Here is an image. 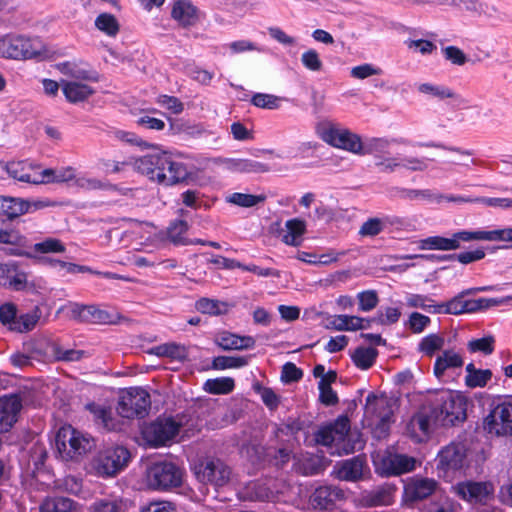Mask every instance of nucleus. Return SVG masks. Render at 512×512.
Returning a JSON list of instances; mask_svg holds the SVG:
<instances>
[{
  "instance_id": "338daca9",
  "label": "nucleus",
  "mask_w": 512,
  "mask_h": 512,
  "mask_svg": "<svg viewBox=\"0 0 512 512\" xmlns=\"http://www.w3.org/2000/svg\"><path fill=\"white\" fill-rule=\"evenodd\" d=\"M406 303L409 307L421 308L427 310L430 313H433V311L431 310L433 309V307L431 306L436 304L428 296L420 294H409L406 298Z\"/></svg>"
},
{
  "instance_id": "5701e85b",
  "label": "nucleus",
  "mask_w": 512,
  "mask_h": 512,
  "mask_svg": "<svg viewBox=\"0 0 512 512\" xmlns=\"http://www.w3.org/2000/svg\"><path fill=\"white\" fill-rule=\"evenodd\" d=\"M215 163L223 165L224 169L235 173L262 174L270 171V166L255 159L225 158L215 159Z\"/></svg>"
},
{
  "instance_id": "6ab92c4d",
  "label": "nucleus",
  "mask_w": 512,
  "mask_h": 512,
  "mask_svg": "<svg viewBox=\"0 0 512 512\" xmlns=\"http://www.w3.org/2000/svg\"><path fill=\"white\" fill-rule=\"evenodd\" d=\"M365 414L376 417L378 429L382 433H386L393 416L390 400L386 397L369 394L366 398Z\"/></svg>"
},
{
  "instance_id": "3c124183",
  "label": "nucleus",
  "mask_w": 512,
  "mask_h": 512,
  "mask_svg": "<svg viewBox=\"0 0 512 512\" xmlns=\"http://www.w3.org/2000/svg\"><path fill=\"white\" fill-rule=\"evenodd\" d=\"M444 346V338L438 334H429L419 343V350L427 356H433L435 352Z\"/></svg>"
},
{
  "instance_id": "7ed1b4c3",
  "label": "nucleus",
  "mask_w": 512,
  "mask_h": 512,
  "mask_svg": "<svg viewBox=\"0 0 512 512\" xmlns=\"http://www.w3.org/2000/svg\"><path fill=\"white\" fill-rule=\"evenodd\" d=\"M56 450L64 461H77L95 447V440L70 425L59 429L55 438Z\"/></svg>"
},
{
  "instance_id": "e433bc0d",
  "label": "nucleus",
  "mask_w": 512,
  "mask_h": 512,
  "mask_svg": "<svg viewBox=\"0 0 512 512\" xmlns=\"http://www.w3.org/2000/svg\"><path fill=\"white\" fill-rule=\"evenodd\" d=\"M34 254H27L29 257H38L45 254H62L66 251V247L62 241L57 238L48 237L33 245Z\"/></svg>"
},
{
  "instance_id": "20e7f679",
  "label": "nucleus",
  "mask_w": 512,
  "mask_h": 512,
  "mask_svg": "<svg viewBox=\"0 0 512 512\" xmlns=\"http://www.w3.org/2000/svg\"><path fill=\"white\" fill-rule=\"evenodd\" d=\"M318 444L334 447L332 454H350L355 451V443L350 439V421L347 416H339L332 424L320 428L315 434Z\"/></svg>"
},
{
  "instance_id": "c756f323",
  "label": "nucleus",
  "mask_w": 512,
  "mask_h": 512,
  "mask_svg": "<svg viewBox=\"0 0 512 512\" xmlns=\"http://www.w3.org/2000/svg\"><path fill=\"white\" fill-rule=\"evenodd\" d=\"M395 487L389 484L378 486L362 494V502L368 507L388 506L394 501Z\"/></svg>"
},
{
  "instance_id": "c9c22d12",
  "label": "nucleus",
  "mask_w": 512,
  "mask_h": 512,
  "mask_svg": "<svg viewBox=\"0 0 512 512\" xmlns=\"http://www.w3.org/2000/svg\"><path fill=\"white\" fill-rule=\"evenodd\" d=\"M169 241L174 245H194L205 244L201 239H192L188 234V226H168L166 229V238L161 241Z\"/></svg>"
},
{
  "instance_id": "4468645a",
  "label": "nucleus",
  "mask_w": 512,
  "mask_h": 512,
  "mask_svg": "<svg viewBox=\"0 0 512 512\" xmlns=\"http://www.w3.org/2000/svg\"><path fill=\"white\" fill-rule=\"evenodd\" d=\"M440 420L443 425H454L466 419V400L461 395L446 393L441 397Z\"/></svg>"
},
{
  "instance_id": "cd10ccee",
  "label": "nucleus",
  "mask_w": 512,
  "mask_h": 512,
  "mask_svg": "<svg viewBox=\"0 0 512 512\" xmlns=\"http://www.w3.org/2000/svg\"><path fill=\"white\" fill-rule=\"evenodd\" d=\"M133 502L127 498L107 495L97 498L88 508V512H129Z\"/></svg>"
},
{
  "instance_id": "423d86ee",
  "label": "nucleus",
  "mask_w": 512,
  "mask_h": 512,
  "mask_svg": "<svg viewBox=\"0 0 512 512\" xmlns=\"http://www.w3.org/2000/svg\"><path fill=\"white\" fill-rule=\"evenodd\" d=\"M150 404V395L145 389L131 387L121 392L117 412L127 419L142 418L147 414Z\"/></svg>"
},
{
  "instance_id": "39448f33",
  "label": "nucleus",
  "mask_w": 512,
  "mask_h": 512,
  "mask_svg": "<svg viewBox=\"0 0 512 512\" xmlns=\"http://www.w3.org/2000/svg\"><path fill=\"white\" fill-rule=\"evenodd\" d=\"M130 460V452L122 446L108 447L90 460L87 471L95 476L108 478L122 471Z\"/></svg>"
},
{
  "instance_id": "2eb2a0df",
  "label": "nucleus",
  "mask_w": 512,
  "mask_h": 512,
  "mask_svg": "<svg viewBox=\"0 0 512 512\" xmlns=\"http://www.w3.org/2000/svg\"><path fill=\"white\" fill-rule=\"evenodd\" d=\"M202 482L209 483L214 487L227 485L232 477L231 468L220 459H209L198 472Z\"/></svg>"
},
{
  "instance_id": "58836bf2",
  "label": "nucleus",
  "mask_w": 512,
  "mask_h": 512,
  "mask_svg": "<svg viewBox=\"0 0 512 512\" xmlns=\"http://www.w3.org/2000/svg\"><path fill=\"white\" fill-rule=\"evenodd\" d=\"M419 92L431 95L439 100L454 99L463 102L461 97L451 88L444 85H434L431 83H423L418 87Z\"/></svg>"
},
{
  "instance_id": "7c9ffc66",
  "label": "nucleus",
  "mask_w": 512,
  "mask_h": 512,
  "mask_svg": "<svg viewBox=\"0 0 512 512\" xmlns=\"http://www.w3.org/2000/svg\"><path fill=\"white\" fill-rule=\"evenodd\" d=\"M434 420L425 411L416 413L408 424L410 436L417 442L426 440L432 430Z\"/></svg>"
},
{
  "instance_id": "f03ea898",
  "label": "nucleus",
  "mask_w": 512,
  "mask_h": 512,
  "mask_svg": "<svg viewBox=\"0 0 512 512\" xmlns=\"http://www.w3.org/2000/svg\"><path fill=\"white\" fill-rule=\"evenodd\" d=\"M469 241H502L512 242V227L493 231H460L452 237L430 236L420 241V248L427 250H455L461 242Z\"/></svg>"
},
{
  "instance_id": "69168bd1",
  "label": "nucleus",
  "mask_w": 512,
  "mask_h": 512,
  "mask_svg": "<svg viewBox=\"0 0 512 512\" xmlns=\"http://www.w3.org/2000/svg\"><path fill=\"white\" fill-rule=\"evenodd\" d=\"M401 316V311L395 307H386L383 310L377 312L375 320L380 325H391L396 323Z\"/></svg>"
},
{
  "instance_id": "f3484780",
  "label": "nucleus",
  "mask_w": 512,
  "mask_h": 512,
  "mask_svg": "<svg viewBox=\"0 0 512 512\" xmlns=\"http://www.w3.org/2000/svg\"><path fill=\"white\" fill-rule=\"evenodd\" d=\"M437 482L431 478L414 476L404 483L403 501L412 504L421 501L436 491Z\"/></svg>"
},
{
  "instance_id": "a19ab883",
  "label": "nucleus",
  "mask_w": 512,
  "mask_h": 512,
  "mask_svg": "<svg viewBox=\"0 0 512 512\" xmlns=\"http://www.w3.org/2000/svg\"><path fill=\"white\" fill-rule=\"evenodd\" d=\"M76 509V503L66 497L46 498L41 506L42 512H73Z\"/></svg>"
},
{
  "instance_id": "864d4df0",
  "label": "nucleus",
  "mask_w": 512,
  "mask_h": 512,
  "mask_svg": "<svg viewBox=\"0 0 512 512\" xmlns=\"http://www.w3.org/2000/svg\"><path fill=\"white\" fill-rule=\"evenodd\" d=\"M56 68L62 74L73 78V80H76V79L77 80H95V81L97 80L96 77H92L90 75L89 71L83 70V69H78L70 62L58 63L56 65Z\"/></svg>"
},
{
  "instance_id": "ddd939ff",
  "label": "nucleus",
  "mask_w": 512,
  "mask_h": 512,
  "mask_svg": "<svg viewBox=\"0 0 512 512\" xmlns=\"http://www.w3.org/2000/svg\"><path fill=\"white\" fill-rule=\"evenodd\" d=\"M322 139L336 148L360 155L363 148L361 137L347 129L330 127L323 131Z\"/></svg>"
},
{
  "instance_id": "5fc2aeb1",
  "label": "nucleus",
  "mask_w": 512,
  "mask_h": 512,
  "mask_svg": "<svg viewBox=\"0 0 512 512\" xmlns=\"http://www.w3.org/2000/svg\"><path fill=\"white\" fill-rule=\"evenodd\" d=\"M84 322L106 324L111 323L110 314L95 305H85Z\"/></svg>"
},
{
  "instance_id": "de8ad7c7",
  "label": "nucleus",
  "mask_w": 512,
  "mask_h": 512,
  "mask_svg": "<svg viewBox=\"0 0 512 512\" xmlns=\"http://www.w3.org/2000/svg\"><path fill=\"white\" fill-rule=\"evenodd\" d=\"M196 309L203 314L221 315L228 311V305L219 300L201 298L196 302Z\"/></svg>"
},
{
  "instance_id": "a18cd8bd",
  "label": "nucleus",
  "mask_w": 512,
  "mask_h": 512,
  "mask_svg": "<svg viewBox=\"0 0 512 512\" xmlns=\"http://www.w3.org/2000/svg\"><path fill=\"white\" fill-rule=\"evenodd\" d=\"M95 26L98 30L110 37H114L120 30L118 20L113 14L101 13L95 19Z\"/></svg>"
},
{
  "instance_id": "a211bd4d",
  "label": "nucleus",
  "mask_w": 512,
  "mask_h": 512,
  "mask_svg": "<svg viewBox=\"0 0 512 512\" xmlns=\"http://www.w3.org/2000/svg\"><path fill=\"white\" fill-rule=\"evenodd\" d=\"M345 499V492L334 485L316 488L309 497V506L314 510H330Z\"/></svg>"
},
{
  "instance_id": "0e129e2a",
  "label": "nucleus",
  "mask_w": 512,
  "mask_h": 512,
  "mask_svg": "<svg viewBox=\"0 0 512 512\" xmlns=\"http://www.w3.org/2000/svg\"><path fill=\"white\" fill-rule=\"evenodd\" d=\"M58 312L65 313L66 316L70 319L84 322V312H85V305L79 304L76 302H69L63 306H61L58 310Z\"/></svg>"
},
{
  "instance_id": "aec40b11",
  "label": "nucleus",
  "mask_w": 512,
  "mask_h": 512,
  "mask_svg": "<svg viewBox=\"0 0 512 512\" xmlns=\"http://www.w3.org/2000/svg\"><path fill=\"white\" fill-rule=\"evenodd\" d=\"M22 398L18 394L0 397V433L8 432L18 420Z\"/></svg>"
},
{
  "instance_id": "13d9d810",
  "label": "nucleus",
  "mask_w": 512,
  "mask_h": 512,
  "mask_svg": "<svg viewBox=\"0 0 512 512\" xmlns=\"http://www.w3.org/2000/svg\"><path fill=\"white\" fill-rule=\"evenodd\" d=\"M302 65L311 72H320L323 69V62L314 49H309L301 55Z\"/></svg>"
},
{
  "instance_id": "6e6d98bb",
  "label": "nucleus",
  "mask_w": 512,
  "mask_h": 512,
  "mask_svg": "<svg viewBox=\"0 0 512 512\" xmlns=\"http://www.w3.org/2000/svg\"><path fill=\"white\" fill-rule=\"evenodd\" d=\"M404 197L408 198L410 200L422 199V200H427L429 202L440 203L444 200L448 201L447 198H449L450 196H444L442 194H435L431 190L411 189V190L405 191Z\"/></svg>"
},
{
  "instance_id": "c85d7f7f",
  "label": "nucleus",
  "mask_w": 512,
  "mask_h": 512,
  "mask_svg": "<svg viewBox=\"0 0 512 512\" xmlns=\"http://www.w3.org/2000/svg\"><path fill=\"white\" fill-rule=\"evenodd\" d=\"M61 87L66 100L74 104L88 100L95 93L93 87L77 79L62 80Z\"/></svg>"
},
{
  "instance_id": "b1692460",
  "label": "nucleus",
  "mask_w": 512,
  "mask_h": 512,
  "mask_svg": "<svg viewBox=\"0 0 512 512\" xmlns=\"http://www.w3.org/2000/svg\"><path fill=\"white\" fill-rule=\"evenodd\" d=\"M0 169L6 171L10 177L20 182L39 185L43 178L37 176V167L24 161H12L3 163L0 161Z\"/></svg>"
},
{
  "instance_id": "0eeeda50",
  "label": "nucleus",
  "mask_w": 512,
  "mask_h": 512,
  "mask_svg": "<svg viewBox=\"0 0 512 512\" xmlns=\"http://www.w3.org/2000/svg\"><path fill=\"white\" fill-rule=\"evenodd\" d=\"M0 53L12 59H32L42 57L46 51L38 39L14 36L0 40Z\"/></svg>"
},
{
  "instance_id": "9d476101",
  "label": "nucleus",
  "mask_w": 512,
  "mask_h": 512,
  "mask_svg": "<svg viewBox=\"0 0 512 512\" xmlns=\"http://www.w3.org/2000/svg\"><path fill=\"white\" fill-rule=\"evenodd\" d=\"M468 293L470 290L459 293L447 302L432 305L433 309L431 310L434 314L461 315L475 313L489 306V300L485 298L466 299L465 295Z\"/></svg>"
},
{
  "instance_id": "393cba45",
  "label": "nucleus",
  "mask_w": 512,
  "mask_h": 512,
  "mask_svg": "<svg viewBox=\"0 0 512 512\" xmlns=\"http://www.w3.org/2000/svg\"><path fill=\"white\" fill-rule=\"evenodd\" d=\"M415 463L413 457L389 453L382 457L380 469L387 476L400 475L414 470Z\"/></svg>"
},
{
  "instance_id": "4d7b16f0",
  "label": "nucleus",
  "mask_w": 512,
  "mask_h": 512,
  "mask_svg": "<svg viewBox=\"0 0 512 512\" xmlns=\"http://www.w3.org/2000/svg\"><path fill=\"white\" fill-rule=\"evenodd\" d=\"M39 259L42 263L49 265L50 267L60 268V269H63L66 272L71 273V274L84 272L87 270V268L84 266H80L77 264L69 263V262L51 258V257L43 256V257H39Z\"/></svg>"
},
{
  "instance_id": "603ef678",
  "label": "nucleus",
  "mask_w": 512,
  "mask_h": 512,
  "mask_svg": "<svg viewBox=\"0 0 512 512\" xmlns=\"http://www.w3.org/2000/svg\"><path fill=\"white\" fill-rule=\"evenodd\" d=\"M39 318L40 311L38 308H35L31 313L21 315L12 326V330H16L21 333L28 332L36 326Z\"/></svg>"
},
{
  "instance_id": "f704fd0d",
  "label": "nucleus",
  "mask_w": 512,
  "mask_h": 512,
  "mask_svg": "<svg viewBox=\"0 0 512 512\" xmlns=\"http://www.w3.org/2000/svg\"><path fill=\"white\" fill-rule=\"evenodd\" d=\"M149 353L158 357H169L178 361H185L188 357L186 347L173 342L155 346L149 350Z\"/></svg>"
},
{
  "instance_id": "6e6552de",
  "label": "nucleus",
  "mask_w": 512,
  "mask_h": 512,
  "mask_svg": "<svg viewBox=\"0 0 512 512\" xmlns=\"http://www.w3.org/2000/svg\"><path fill=\"white\" fill-rule=\"evenodd\" d=\"M182 482V471L171 462H158L146 470V483L154 490L177 487Z\"/></svg>"
},
{
  "instance_id": "09e8293b",
  "label": "nucleus",
  "mask_w": 512,
  "mask_h": 512,
  "mask_svg": "<svg viewBox=\"0 0 512 512\" xmlns=\"http://www.w3.org/2000/svg\"><path fill=\"white\" fill-rule=\"evenodd\" d=\"M248 364V358L244 356H217L212 361L214 370L241 368Z\"/></svg>"
},
{
  "instance_id": "c03bdc74",
  "label": "nucleus",
  "mask_w": 512,
  "mask_h": 512,
  "mask_svg": "<svg viewBox=\"0 0 512 512\" xmlns=\"http://www.w3.org/2000/svg\"><path fill=\"white\" fill-rule=\"evenodd\" d=\"M377 354L374 348L359 347L352 354V360L358 368L367 370L375 363Z\"/></svg>"
},
{
  "instance_id": "4c0bfd02",
  "label": "nucleus",
  "mask_w": 512,
  "mask_h": 512,
  "mask_svg": "<svg viewBox=\"0 0 512 512\" xmlns=\"http://www.w3.org/2000/svg\"><path fill=\"white\" fill-rule=\"evenodd\" d=\"M235 382L231 377L208 379L203 384V390L209 394H229L234 390Z\"/></svg>"
},
{
  "instance_id": "bb28decb",
  "label": "nucleus",
  "mask_w": 512,
  "mask_h": 512,
  "mask_svg": "<svg viewBox=\"0 0 512 512\" xmlns=\"http://www.w3.org/2000/svg\"><path fill=\"white\" fill-rule=\"evenodd\" d=\"M365 461L359 457L344 460L334 467L335 478L342 481L356 482L363 478Z\"/></svg>"
},
{
  "instance_id": "8fccbe9b",
  "label": "nucleus",
  "mask_w": 512,
  "mask_h": 512,
  "mask_svg": "<svg viewBox=\"0 0 512 512\" xmlns=\"http://www.w3.org/2000/svg\"><path fill=\"white\" fill-rule=\"evenodd\" d=\"M282 98L273 94L255 93L251 98V103L261 109L274 110L281 105Z\"/></svg>"
},
{
  "instance_id": "774afa93",
  "label": "nucleus",
  "mask_w": 512,
  "mask_h": 512,
  "mask_svg": "<svg viewBox=\"0 0 512 512\" xmlns=\"http://www.w3.org/2000/svg\"><path fill=\"white\" fill-rule=\"evenodd\" d=\"M86 407L97 420L101 421L105 428H113V425L111 424L112 419L110 410H107L105 407L96 405L94 403L88 404Z\"/></svg>"
},
{
  "instance_id": "412c9836",
  "label": "nucleus",
  "mask_w": 512,
  "mask_h": 512,
  "mask_svg": "<svg viewBox=\"0 0 512 512\" xmlns=\"http://www.w3.org/2000/svg\"><path fill=\"white\" fill-rule=\"evenodd\" d=\"M36 202H30L19 197L0 196V216L7 221H15L18 217L33 212L39 208Z\"/></svg>"
},
{
  "instance_id": "ea45409f",
  "label": "nucleus",
  "mask_w": 512,
  "mask_h": 512,
  "mask_svg": "<svg viewBox=\"0 0 512 512\" xmlns=\"http://www.w3.org/2000/svg\"><path fill=\"white\" fill-rule=\"evenodd\" d=\"M46 353L49 354L54 360L67 362L79 361L84 356V351L82 350H64L55 342H49L47 344Z\"/></svg>"
},
{
  "instance_id": "f8f14e48",
  "label": "nucleus",
  "mask_w": 512,
  "mask_h": 512,
  "mask_svg": "<svg viewBox=\"0 0 512 512\" xmlns=\"http://www.w3.org/2000/svg\"><path fill=\"white\" fill-rule=\"evenodd\" d=\"M467 449L463 443L452 442L437 455V469L444 474L461 470L466 464Z\"/></svg>"
},
{
  "instance_id": "473e14b6",
  "label": "nucleus",
  "mask_w": 512,
  "mask_h": 512,
  "mask_svg": "<svg viewBox=\"0 0 512 512\" xmlns=\"http://www.w3.org/2000/svg\"><path fill=\"white\" fill-rule=\"evenodd\" d=\"M305 226H271L269 233L291 246H299L303 241Z\"/></svg>"
},
{
  "instance_id": "680f3d73",
  "label": "nucleus",
  "mask_w": 512,
  "mask_h": 512,
  "mask_svg": "<svg viewBox=\"0 0 512 512\" xmlns=\"http://www.w3.org/2000/svg\"><path fill=\"white\" fill-rule=\"evenodd\" d=\"M457 504L447 496H440L431 502L426 512H456Z\"/></svg>"
},
{
  "instance_id": "dca6fc26",
  "label": "nucleus",
  "mask_w": 512,
  "mask_h": 512,
  "mask_svg": "<svg viewBox=\"0 0 512 512\" xmlns=\"http://www.w3.org/2000/svg\"><path fill=\"white\" fill-rule=\"evenodd\" d=\"M455 492L470 503H487L494 495V486L490 482L465 481L458 483Z\"/></svg>"
},
{
  "instance_id": "9b49d317",
  "label": "nucleus",
  "mask_w": 512,
  "mask_h": 512,
  "mask_svg": "<svg viewBox=\"0 0 512 512\" xmlns=\"http://www.w3.org/2000/svg\"><path fill=\"white\" fill-rule=\"evenodd\" d=\"M484 427L497 436L512 434V402L496 404L484 419Z\"/></svg>"
},
{
  "instance_id": "37998d69",
  "label": "nucleus",
  "mask_w": 512,
  "mask_h": 512,
  "mask_svg": "<svg viewBox=\"0 0 512 512\" xmlns=\"http://www.w3.org/2000/svg\"><path fill=\"white\" fill-rule=\"evenodd\" d=\"M266 200L264 194L254 195L248 193L234 192L226 196V201L232 205L239 207L250 208L263 203Z\"/></svg>"
},
{
  "instance_id": "2f4dec72",
  "label": "nucleus",
  "mask_w": 512,
  "mask_h": 512,
  "mask_svg": "<svg viewBox=\"0 0 512 512\" xmlns=\"http://www.w3.org/2000/svg\"><path fill=\"white\" fill-rule=\"evenodd\" d=\"M216 344L223 350H244L253 348L255 340L251 336H239L230 332H222L216 337Z\"/></svg>"
},
{
  "instance_id": "052dcab7",
  "label": "nucleus",
  "mask_w": 512,
  "mask_h": 512,
  "mask_svg": "<svg viewBox=\"0 0 512 512\" xmlns=\"http://www.w3.org/2000/svg\"><path fill=\"white\" fill-rule=\"evenodd\" d=\"M492 372L489 369H479L472 375H466L465 383L470 388L484 387L491 379Z\"/></svg>"
},
{
  "instance_id": "72a5a7b5",
  "label": "nucleus",
  "mask_w": 512,
  "mask_h": 512,
  "mask_svg": "<svg viewBox=\"0 0 512 512\" xmlns=\"http://www.w3.org/2000/svg\"><path fill=\"white\" fill-rule=\"evenodd\" d=\"M463 363V359L459 353L454 350H445L435 360L434 374L440 379L447 369L461 367Z\"/></svg>"
},
{
  "instance_id": "1a4fd4ad",
  "label": "nucleus",
  "mask_w": 512,
  "mask_h": 512,
  "mask_svg": "<svg viewBox=\"0 0 512 512\" xmlns=\"http://www.w3.org/2000/svg\"><path fill=\"white\" fill-rule=\"evenodd\" d=\"M181 424L173 418H158L143 429L145 441L153 446L160 447L171 442L179 433Z\"/></svg>"
},
{
  "instance_id": "4be33fe9",
  "label": "nucleus",
  "mask_w": 512,
  "mask_h": 512,
  "mask_svg": "<svg viewBox=\"0 0 512 512\" xmlns=\"http://www.w3.org/2000/svg\"><path fill=\"white\" fill-rule=\"evenodd\" d=\"M310 219L315 222H350L357 221L356 210H343L338 208L330 207L324 202H319L316 206L313 214L310 215Z\"/></svg>"
},
{
  "instance_id": "bf43d9fd",
  "label": "nucleus",
  "mask_w": 512,
  "mask_h": 512,
  "mask_svg": "<svg viewBox=\"0 0 512 512\" xmlns=\"http://www.w3.org/2000/svg\"><path fill=\"white\" fill-rule=\"evenodd\" d=\"M359 303V310L363 312H369L373 310L378 302L379 298L375 290H366L357 294Z\"/></svg>"
},
{
  "instance_id": "e2e57ef3",
  "label": "nucleus",
  "mask_w": 512,
  "mask_h": 512,
  "mask_svg": "<svg viewBox=\"0 0 512 512\" xmlns=\"http://www.w3.org/2000/svg\"><path fill=\"white\" fill-rule=\"evenodd\" d=\"M468 349L472 353L482 352L485 355H489L494 351V339L492 337H484L472 340L468 343Z\"/></svg>"
},
{
  "instance_id": "79ce46f5",
  "label": "nucleus",
  "mask_w": 512,
  "mask_h": 512,
  "mask_svg": "<svg viewBox=\"0 0 512 512\" xmlns=\"http://www.w3.org/2000/svg\"><path fill=\"white\" fill-rule=\"evenodd\" d=\"M363 148L360 155H374L376 159L381 158L382 155L388 153L390 141L385 138H367L362 141Z\"/></svg>"
},
{
  "instance_id": "f257e3e1",
  "label": "nucleus",
  "mask_w": 512,
  "mask_h": 512,
  "mask_svg": "<svg viewBox=\"0 0 512 512\" xmlns=\"http://www.w3.org/2000/svg\"><path fill=\"white\" fill-rule=\"evenodd\" d=\"M133 167L151 181L165 186L182 182L189 175L185 164L174 161L167 152L147 154L137 158Z\"/></svg>"
},
{
  "instance_id": "a878e982",
  "label": "nucleus",
  "mask_w": 512,
  "mask_h": 512,
  "mask_svg": "<svg viewBox=\"0 0 512 512\" xmlns=\"http://www.w3.org/2000/svg\"><path fill=\"white\" fill-rule=\"evenodd\" d=\"M171 18L182 28H189L199 20L198 8L189 0H177L171 10Z\"/></svg>"
},
{
  "instance_id": "49530a36",
  "label": "nucleus",
  "mask_w": 512,
  "mask_h": 512,
  "mask_svg": "<svg viewBox=\"0 0 512 512\" xmlns=\"http://www.w3.org/2000/svg\"><path fill=\"white\" fill-rule=\"evenodd\" d=\"M448 202H457V203H463V202H477V203H483L487 206L492 207H501V208H512V199L509 198H485V197H478V198H465L462 196L457 197H449L447 198Z\"/></svg>"
}]
</instances>
